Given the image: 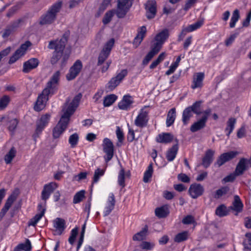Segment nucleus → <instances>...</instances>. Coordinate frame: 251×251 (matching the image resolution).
Wrapping results in <instances>:
<instances>
[{
    "instance_id": "1",
    "label": "nucleus",
    "mask_w": 251,
    "mask_h": 251,
    "mask_svg": "<svg viewBox=\"0 0 251 251\" xmlns=\"http://www.w3.org/2000/svg\"><path fill=\"white\" fill-rule=\"evenodd\" d=\"M169 36V32L168 29H164L156 35L154 38V43L151 47V50L143 60V64L147 65L153 56L158 53Z\"/></svg>"
},
{
    "instance_id": "2",
    "label": "nucleus",
    "mask_w": 251,
    "mask_h": 251,
    "mask_svg": "<svg viewBox=\"0 0 251 251\" xmlns=\"http://www.w3.org/2000/svg\"><path fill=\"white\" fill-rule=\"evenodd\" d=\"M62 2L58 1L54 3L44 15L40 18V25L51 24L55 19L56 13H58L61 7Z\"/></svg>"
},
{
    "instance_id": "3",
    "label": "nucleus",
    "mask_w": 251,
    "mask_h": 251,
    "mask_svg": "<svg viewBox=\"0 0 251 251\" xmlns=\"http://www.w3.org/2000/svg\"><path fill=\"white\" fill-rule=\"evenodd\" d=\"M60 73L56 71L47 82L46 87L43 90V95L48 96L53 95L57 90L60 79Z\"/></svg>"
},
{
    "instance_id": "4",
    "label": "nucleus",
    "mask_w": 251,
    "mask_h": 251,
    "mask_svg": "<svg viewBox=\"0 0 251 251\" xmlns=\"http://www.w3.org/2000/svg\"><path fill=\"white\" fill-rule=\"evenodd\" d=\"M133 0H118L116 15L119 18H124L129 10Z\"/></svg>"
},
{
    "instance_id": "5",
    "label": "nucleus",
    "mask_w": 251,
    "mask_h": 251,
    "mask_svg": "<svg viewBox=\"0 0 251 251\" xmlns=\"http://www.w3.org/2000/svg\"><path fill=\"white\" fill-rule=\"evenodd\" d=\"M114 43L115 40L113 38L110 39L106 43L99 55L97 63L98 66L100 65L103 63V62L108 58L114 45Z\"/></svg>"
},
{
    "instance_id": "6",
    "label": "nucleus",
    "mask_w": 251,
    "mask_h": 251,
    "mask_svg": "<svg viewBox=\"0 0 251 251\" xmlns=\"http://www.w3.org/2000/svg\"><path fill=\"white\" fill-rule=\"evenodd\" d=\"M50 118V115L49 114L47 113L42 115L41 118L37 121L36 128L35 133L33 135V137L35 142L36 141V139L39 137V135L48 124Z\"/></svg>"
},
{
    "instance_id": "7",
    "label": "nucleus",
    "mask_w": 251,
    "mask_h": 251,
    "mask_svg": "<svg viewBox=\"0 0 251 251\" xmlns=\"http://www.w3.org/2000/svg\"><path fill=\"white\" fill-rule=\"evenodd\" d=\"M211 112V110L209 108L203 111L202 117L191 126L190 127L191 131L195 132L203 128L206 126V123Z\"/></svg>"
},
{
    "instance_id": "8",
    "label": "nucleus",
    "mask_w": 251,
    "mask_h": 251,
    "mask_svg": "<svg viewBox=\"0 0 251 251\" xmlns=\"http://www.w3.org/2000/svg\"><path fill=\"white\" fill-rule=\"evenodd\" d=\"M67 42V36L64 34L60 39L52 40L49 42L48 48L54 50L55 51L63 52Z\"/></svg>"
},
{
    "instance_id": "9",
    "label": "nucleus",
    "mask_w": 251,
    "mask_h": 251,
    "mask_svg": "<svg viewBox=\"0 0 251 251\" xmlns=\"http://www.w3.org/2000/svg\"><path fill=\"white\" fill-rule=\"evenodd\" d=\"M70 119L63 115L53 130V137L57 138L63 133L66 129Z\"/></svg>"
},
{
    "instance_id": "10",
    "label": "nucleus",
    "mask_w": 251,
    "mask_h": 251,
    "mask_svg": "<svg viewBox=\"0 0 251 251\" xmlns=\"http://www.w3.org/2000/svg\"><path fill=\"white\" fill-rule=\"evenodd\" d=\"M127 75V71L126 69L122 70L117 75L112 77L108 82L107 88L109 91L114 90L123 80Z\"/></svg>"
},
{
    "instance_id": "11",
    "label": "nucleus",
    "mask_w": 251,
    "mask_h": 251,
    "mask_svg": "<svg viewBox=\"0 0 251 251\" xmlns=\"http://www.w3.org/2000/svg\"><path fill=\"white\" fill-rule=\"evenodd\" d=\"M82 98L81 93L76 95L73 99L72 101L70 103L67 108L65 110L63 109L64 113L63 115L70 119L71 116L74 113L76 108L79 105V101Z\"/></svg>"
},
{
    "instance_id": "12",
    "label": "nucleus",
    "mask_w": 251,
    "mask_h": 251,
    "mask_svg": "<svg viewBox=\"0 0 251 251\" xmlns=\"http://www.w3.org/2000/svg\"><path fill=\"white\" fill-rule=\"evenodd\" d=\"M31 45L29 41H26L22 44L20 47L17 49L12 56L10 57L9 60V64H12L18 60L21 57L23 56L27 48Z\"/></svg>"
},
{
    "instance_id": "13",
    "label": "nucleus",
    "mask_w": 251,
    "mask_h": 251,
    "mask_svg": "<svg viewBox=\"0 0 251 251\" xmlns=\"http://www.w3.org/2000/svg\"><path fill=\"white\" fill-rule=\"evenodd\" d=\"M103 151L106 155L104 159L106 162L109 161L114 154V146L111 140L107 138L104 139L102 144Z\"/></svg>"
},
{
    "instance_id": "14",
    "label": "nucleus",
    "mask_w": 251,
    "mask_h": 251,
    "mask_svg": "<svg viewBox=\"0 0 251 251\" xmlns=\"http://www.w3.org/2000/svg\"><path fill=\"white\" fill-rule=\"evenodd\" d=\"M83 65L80 60H77L70 68L69 72L66 75L68 80L75 79L79 74L82 70Z\"/></svg>"
},
{
    "instance_id": "15",
    "label": "nucleus",
    "mask_w": 251,
    "mask_h": 251,
    "mask_svg": "<svg viewBox=\"0 0 251 251\" xmlns=\"http://www.w3.org/2000/svg\"><path fill=\"white\" fill-rule=\"evenodd\" d=\"M148 120V112L142 109L136 117L134 124L137 126L142 128L147 126Z\"/></svg>"
},
{
    "instance_id": "16",
    "label": "nucleus",
    "mask_w": 251,
    "mask_h": 251,
    "mask_svg": "<svg viewBox=\"0 0 251 251\" xmlns=\"http://www.w3.org/2000/svg\"><path fill=\"white\" fill-rule=\"evenodd\" d=\"M146 16L148 19L153 18L156 14V2L154 0H149L145 4Z\"/></svg>"
},
{
    "instance_id": "17",
    "label": "nucleus",
    "mask_w": 251,
    "mask_h": 251,
    "mask_svg": "<svg viewBox=\"0 0 251 251\" xmlns=\"http://www.w3.org/2000/svg\"><path fill=\"white\" fill-rule=\"evenodd\" d=\"M188 191L193 199H197L202 195L204 192V188L200 184L194 183L190 185Z\"/></svg>"
},
{
    "instance_id": "18",
    "label": "nucleus",
    "mask_w": 251,
    "mask_h": 251,
    "mask_svg": "<svg viewBox=\"0 0 251 251\" xmlns=\"http://www.w3.org/2000/svg\"><path fill=\"white\" fill-rule=\"evenodd\" d=\"M238 154V152L237 151H234L224 153L220 155L215 163V165H217L219 167H220L226 162L229 161L230 160L234 158Z\"/></svg>"
},
{
    "instance_id": "19",
    "label": "nucleus",
    "mask_w": 251,
    "mask_h": 251,
    "mask_svg": "<svg viewBox=\"0 0 251 251\" xmlns=\"http://www.w3.org/2000/svg\"><path fill=\"white\" fill-rule=\"evenodd\" d=\"M204 77V74L200 72L195 73L193 77L191 88L195 89L198 88H201L203 85V80Z\"/></svg>"
},
{
    "instance_id": "20",
    "label": "nucleus",
    "mask_w": 251,
    "mask_h": 251,
    "mask_svg": "<svg viewBox=\"0 0 251 251\" xmlns=\"http://www.w3.org/2000/svg\"><path fill=\"white\" fill-rule=\"evenodd\" d=\"M39 61L37 58H32L25 62L23 65V72L27 73L36 68L39 65Z\"/></svg>"
},
{
    "instance_id": "21",
    "label": "nucleus",
    "mask_w": 251,
    "mask_h": 251,
    "mask_svg": "<svg viewBox=\"0 0 251 251\" xmlns=\"http://www.w3.org/2000/svg\"><path fill=\"white\" fill-rule=\"evenodd\" d=\"M65 224V221L60 218H57L53 221L55 234L60 235L62 233L66 227Z\"/></svg>"
},
{
    "instance_id": "22",
    "label": "nucleus",
    "mask_w": 251,
    "mask_h": 251,
    "mask_svg": "<svg viewBox=\"0 0 251 251\" xmlns=\"http://www.w3.org/2000/svg\"><path fill=\"white\" fill-rule=\"evenodd\" d=\"M38 209L40 213L35 215L34 217L31 218L28 222V226H35L37 223L40 221L41 218L44 216L46 209L44 207L42 206L41 204L38 206Z\"/></svg>"
},
{
    "instance_id": "23",
    "label": "nucleus",
    "mask_w": 251,
    "mask_h": 251,
    "mask_svg": "<svg viewBox=\"0 0 251 251\" xmlns=\"http://www.w3.org/2000/svg\"><path fill=\"white\" fill-rule=\"evenodd\" d=\"M48 97L47 95H43V92L38 97L34 107L35 111H40L44 108L45 103L48 100Z\"/></svg>"
},
{
    "instance_id": "24",
    "label": "nucleus",
    "mask_w": 251,
    "mask_h": 251,
    "mask_svg": "<svg viewBox=\"0 0 251 251\" xmlns=\"http://www.w3.org/2000/svg\"><path fill=\"white\" fill-rule=\"evenodd\" d=\"M16 199L14 194H11L6 200V201L0 212V221L2 220L6 213L9 210L13 202Z\"/></svg>"
},
{
    "instance_id": "25",
    "label": "nucleus",
    "mask_w": 251,
    "mask_h": 251,
    "mask_svg": "<svg viewBox=\"0 0 251 251\" xmlns=\"http://www.w3.org/2000/svg\"><path fill=\"white\" fill-rule=\"evenodd\" d=\"M176 144L170 148L166 152V157L168 161H173L178 150V141L177 139H175Z\"/></svg>"
},
{
    "instance_id": "26",
    "label": "nucleus",
    "mask_w": 251,
    "mask_h": 251,
    "mask_svg": "<svg viewBox=\"0 0 251 251\" xmlns=\"http://www.w3.org/2000/svg\"><path fill=\"white\" fill-rule=\"evenodd\" d=\"M133 100L132 97L129 95H125L123 97L122 100L119 103L118 106L122 110H127L133 103Z\"/></svg>"
},
{
    "instance_id": "27",
    "label": "nucleus",
    "mask_w": 251,
    "mask_h": 251,
    "mask_svg": "<svg viewBox=\"0 0 251 251\" xmlns=\"http://www.w3.org/2000/svg\"><path fill=\"white\" fill-rule=\"evenodd\" d=\"M146 31L147 30L146 26H142L140 27V31L138 32L133 42V45L135 48H137L140 45L145 36Z\"/></svg>"
},
{
    "instance_id": "28",
    "label": "nucleus",
    "mask_w": 251,
    "mask_h": 251,
    "mask_svg": "<svg viewBox=\"0 0 251 251\" xmlns=\"http://www.w3.org/2000/svg\"><path fill=\"white\" fill-rule=\"evenodd\" d=\"M174 139V136L170 133H162L156 138L158 143L168 144L171 143Z\"/></svg>"
},
{
    "instance_id": "29",
    "label": "nucleus",
    "mask_w": 251,
    "mask_h": 251,
    "mask_svg": "<svg viewBox=\"0 0 251 251\" xmlns=\"http://www.w3.org/2000/svg\"><path fill=\"white\" fill-rule=\"evenodd\" d=\"M248 162V160L244 158H242L240 160L235 171L236 175L240 176L246 170Z\"/></svg>"
},
{
    "instance_id": "30",
    "label": "nucleus",
    "mask_w": 251,
    "mask_h": 251,
    "mask_svg": "<svg viewBox=\"0 0 251 251\" xmlns=\"http://www.w3.org/2000/svg\"><path fill=\"white\" fill-rule=\"evenodd\" d=\"M215 151L211 150H208L203 158L202 164L204 168H207L212 162L213 160V155Z\"/></svg>"
},
{
    "instance_id": "31",
    "label": "nucleus",
    "mask_w": 251,
    "mask_h": 251,
    "mask_svg": "<svg viewBox=\"0 0 251 251\" xmlns=\"http://www.w3.org/2000/svg\"><path fill=\"white\" fill-rule=\"evenodd\" d=\"M243 207V204L239 197L237 195L234 196L232 206H230V208L237 212H240L242 211Z\"/></svg>"
},
{
    "instance_id": "32",
    "label": "nucleus",
    "mask_w": 251,
    "mask_h": 251,
    "mask_svg": "<svg viewBox=\"0 0 251 251\" xmlns=\"http://www.w3.org/2000/svg\"><path fill=\"white\" fill-rule=\"evenodd\" d=\"M176 117V111L175 108L171 109L167 114L166 119V125L167 127L172 126L175 120Z\"/></svg>"
},
{
    "instance_id": "33",
    "label": "nucleus",
    "mask_w": 251,
    "mask_h": 251,
    "mask_svg": "<svg viewBox=\"0 0 251 251\" xmlns=\"http://www.w3.org/2000/svg\"><path fill=\"white\" fill-rule=\"evenodd\" d=\"M229 209L225 204H221L218 206L215 210V214L220 217L226 216L228 214Z\"/></svg>"
},
{
    "instance_id": "34",
    "label": "nucleus",
    "mask_w": 251,
    "mask_h": 251,
    "mask_svg": "<svg viewBox=\"0 0 251 251\" xmlns=\"http://www.w3.org/2000/svg\"><path fill=\"white\" fill-rule=\"evenodd\" d=\"M148 228L145 226L142 230L135 234L132 237L134 241H141L145 239L147 235Z\"/></svg>"
},
{
    "instance_id": "35",
    "label": "nucleus",
    "mask_w": 251,
    "mask_h": 251,
    "mask_svg": "<svg viewBox=\"0 0 251 251\" xmlns=\"http://www.w3.org/2000/svg\"><path fill=\"white\" fill-rule=\"evenodd\" d=\"M155 215L159 218H162L166 217L169 214L168 209L167 206H162L156 208L155 210Z\"/></svg>"
},
{
    "instance_id": "36",
    "label": "nucleus",
    "mask_w": 251,
    "mask_h": 251,
    "mask_svg": "<svg viewBox=\"0 0 251 251\" xmlns=\"http://www.w3.org/2000/svg\"><path fill=\"white\" fill-rule=\"evenodd\" d=\"M236 119L234 118H230L226 123V127L225 129V131L226 132V135L229 136L230 133L232 132L235 125L236 124Z\"/></svg>"
},
{
    "instance_id": "37",
    "label": "nucleus",
    "mask_w": 251,
    "mask_h": 251,
    "mask_svg": "<svg viewBox=\"0 0 251 251\" xmlns=\"http://www.w3.org/2000/svg\"><path fill=\"white\" fill-rule=\"evenodd\" d=\"M192 110L189 107L185 108L182 114V122L184 124L186 125L190 120V118L192 116Z\"/></svg>"
},
{
    "instance_id": "38",
    "label": "nucleus",
    "mask_w": 251,
    "mask_h": 251,
    "mask_svg": "<svg viewBox=\"0 0 251 251\" xmlns=\"http://www.w3.org/2000/svg\"><path fill=\"white\" fill-rule=\"evenodd\" d=\"M240 18L239 11L235 9L232 13V17L230 19L229 26L230 28H233L236 25V22Z\"/></svg>"
},
{
    "instance_id": "39",
    "label": "nucleus",
    "mask_w": 251,
    "mask_h": 251,
    "mask_svg": "<svg viewBox=\"0 0 251 251\" xmlns=\"http://www.w3.org/2000/svg\"><path fill=\"white\" fill-rule=\"evenodd\" d=\"M16 153V150L14 147H12L4 156L5 163L7 164L10 163L15 156Z\"/></svg>"
},
{
    "instance_id": "40",
    "label": "nucleus",
    "mask_w": 251,
    "mask_h": 251,
    "mask_svg": "<svg viewBox=\"0 0 251 251\" xmlns=\"http://www.w3.org/2000/svg\"><path fill=\"white\" fill-rule=\"evenodd\" d=\"M117 97L114 94H111L105 97L103 100V105L108 107L112 105L116 100Z\"/></svg>"
},
{
    "instance_id": "41",
    "label": "nucleus",
    "mask_w": 251,
    "mask_h": 251,
    "mask_svg": "<svg viewBox=\"0 0 251 251\" xmlns=\"http://www.w3.org/2000/svg\"><path fill=\"white\" fill-rule=\"evenodd\" d=\"M202 101L201 100L197 101L193 104L189 106L191 110H192L193 112L197 115H200L201 114H202L203 111H201V106Z\"/></svg>"
},
{
    "instance_id": "42",
    "label": "nucleus",
    "mask_w": 251,
    "mask_h": 251,
    "mask_svg": "<svg viewBox=\"0 0 251 251\" xmlns=\"http://www.w3.org/2000/svg\"><path fill=\"white\" fill-rule=\"evenodd\" d=\"M153 173V168L152 164L149 165L147 170L145 171L143 177V181L145 183H148L150 181Z\"/></svg>"
},
{
    "instance_id": "43",
    "label": "nucleus",
    "mask_w": 251,
    "mask_h": 251,
    "mask_svg": "<svg viewBox=\"0 0 251 251\" xmlns=\"http://www.w3.org/2000/svg\"><path fill=\"white\" fill-rule=\"evenodd\" d=\"M188 237V232L183 231L176 234L174 238V241L177 243H180L186 240Z\"/></svg>"
},
{
    "instance_id": "44",
    "label": "nucleus",
    "mask_w": 251,
    "mask_h": 251,
    "mask_svg": "<svg viewBox=\"0 0 251 251\" xmlns=\"http://www.w3.org/2000/svg\"><path fill=\"white\" fill-rule=\"evenodd\" d=\"M229 189L227 187H223L215 192L214 196V198L219 199L223 196L226 195L229 191Z\"/></svg>"
},
{
    "instance_id": "45",
    "label": "nucleus",
    "mask_w": 251,
    "mask_h": 251,
    "mask_svg": "<svg viewBox=\"0 0 251 251\" xmlns=\"http://www.w3.org/2000/svg\"><path fill=\"white\" fill-rule=\"evenodd\" d=\"M15 248H18L19 251H21V250L30 251L31 245L30 241L28 239H26L25 243L20 244Z\"/></svg>"
},
{
    "instance_id": "46",
    "label": "nucleus",
    "mask_w": 251,
    "mask_h": 251,
    "mask_svg": "<svg viewBox=\"0 0 251 251\" xmlns=\"http://www.w3.org/2000/svg\"><path fill=\"white\" fill-rule=\"evenodd\" d=\"M114 14H116V10L113 9L107 11L104 15L102 20L103 24L106 25L108 24L111 21Z\"/></svg>"
},
{
    "instance_id": "47",
    "label": "nucleus",
    "mask_w": 251,
    "mask_h": 251,
    "mask_svg": "<svg viewBox=\"0 0 251 251\" xmlns=\"http://www.w3.org/2000/svg\"><path fill=\"white\" fill-rule=\"evenodd\" d=\"M10 100V97L7 95H4L0 98V110L5 109L9 104Z\"/></svg>"
},
{
    "instance_id": "48",
    "label": "nucleus",
    "mask_w": 251,
    "mask_h": 251,
    "mask_svg": "<svg viewBox=\"0 0 251 251\" xmlns=\"http://www.w3.org/2000/svg\"><path fill=\"white\" fill-rule=\"evenodd\" d=\"M246 239L243 242L245 250H251V233H247L245 235Z\"/></svg>"
},
{
    "instance_id": "49",
    "label": "nucleus",
    "mask_w": 251,
    "mask_h": 251,
    "mask_svg": "<svg viewBox=\"0 0 251 251\" xmlns=\"http://www.w3.org/2000/svg\"><path fill=\"white\" fill-rule=\"evenodd\" d=\"M125 172L123 168L120 171L118 175V182L119 184L124 188L125 186Z\"/></svg>"
},
{
    "instance_id": "50",
    "label": "nucleus",
    "mask_w": 251,
    "mask_h": 251,
    "mask_svg": "<svg viewBox=\"0 0 251 251\" xmlns=\"http://www.w3.org/2000/svg\"><path fill=\"white\" fill-rule=\"evenodd\" d=\"M79 136L76 133L71 135L69 139V142L72 148H74L77 145L78 141Z\"/></svg>"
},
{
    "instance_id": "51",
    "label": "nucleus",
    "mask_w": 251,
    "mask_h": 251,
    "mask_svg": "<svg viewBox=\"0 0 251 251\" xmlns=\"http://www.w3.org/2000/svg\"><path fill=\"white\" fill-rule=\"evenodd\" d=\"M85 191L81 190L76 193L74 197L73 202L77 203L81 201L84 198Z\"/></svg>"
},
{
    "instance_id": "52",
    "label": "nucleus",
    "mask_w": 251,
    "mask_h": 251,
    "mask_svg": "<svg viewBox=\"0 0 251 251\" xmlns=\"http://www.w3.org/2000/svg\"><path fill=\"white\" fill-rule=\"evenodd\" d=\"M203 21H197L196 23L192 24L186 27L187 29V31L190 32L200 28L203 25Z\"/></svg>"
},
{
    "instance_id": "53",
    "label": "nucleus",
    "mask_w": 251,
    "mask_h": 251,
    "mask_svg": "<svg viewBox=\"0 0 251 251\" xmlns=\"http://www.w3.org/2000/svg\"><path fill=\"white\" fill-rule=\"evenodd\" d=\"M104 174V170L102 169H100L98 168L96 169L94 172V177H93V183H97L100 177L102 176Z\"/></svg>"
},
{
    "instance_id": "54",
    "label": "nucleus",
    "mask_w": 251,
    "mask_h": 251,
    "mask_svg": "<svg viewBox=\"0 0 251 251\" xmlns=\"http://www.w3.org/2000/svg\"><path fill=\"white\" fill-rule=\"evenodd\" d=\"M62 52H63L53 51L52 56L50 59V63L51 64L54 65L56 64L58 61L61 59Z\"/></svg>"
},
{
    "instance_id": "55",
    "label": "nucleus",
    "mask_w": 251,
    "mask_h": 251,
    "mask_svg": "<svg viewBox=\"0 0 251 251\" xmlns=\"http://www.w3.org/2000/svg\"><path fill=\"white\" fill-rule=\"evenodd\" d=\"M8 129L10 131H14L16 128L18 124V121L17 119H9L8 118Z\"/></svg>"
},
{
    "instance_id": "56",
    "label": "nucleus",
    "mask_w": 251,
    "mask_h": 251,
    "mask_svg": "<svg viewBox=\"0 0 251 251\" xmlns=\"http://www.w3.org/2000/svg\"><path fill=\"white\" fill-rule=\"evenodd\" d=\"M57 187V185L56 183L51 182L48 184H46L44 187L43 190L51 194Z\"/></svg>"
},
{
    "instance_id": "57",
    "label": "nucleus",
    "mask_w": 251,
    "mask_h": 251,
    "mask_svg": "<svg viewBox=\"0 0 251 251\" xmlns=\"http://www.w3.org/2000/svg\"><path fill=\"white\" fill-rule=\"evenodd\" d=\"M78 227H76L73 229L71 232V235L69 238V242L73 244L75 239L76 236L78 233Z\"/></svg>"
},
{
    "instance_id": "58",
    "label": "nucleus",
    "mask_w": 251,
    "mask_h": 251,
    "mask_svg": "<svg viewBox=\"0 0 251 251\" xmlns=\"http://www.w3.org/2000/svg\"><path fill=\"white\" fill-rule=\"evenodd\" d=\"M111 0H103L99 9V14H101L106 9L107 6L110 4Z\"/></svg>"
},
{
    "instance_id": "59",
    "label": "nucleus",
    "mask_w": 251,
    "mask_h": 251,
    "mask_svg": "<svg viewBox=\"0 0 251 251\" xmlns=\"http://www.w3.org/2000/svg\"><path fill=\"white\" fill-rule=\"evenodd\" d=\"M15 32L14 30L13 29L11 26L8 25H7L6 28L4 29L2 35V37L3 38H5L10 36L12 33Z\"/></svg>"
},
{
    "instance_id": "60",
    "label": "nucleus",
    "mask_w": 251,
    "mask_h": 251,
    "mask_svg": "<svg viewBox=\"0 0 251 251\" xmlns=\"http://www.w3.org/2000/svg\"><path fill=\"white\" fill-rule=\"evenodd\" d=\"M154 246V244L153 243L146 241L143 242L140 245V247L142 249L147 250H151Z\"/></svg>"
},
{
    "instance_id": "61",
    "label": "nucleus",
    "mask_w": 251,
    "mask_h": 251,
    "mask_svg": "<svg viewBox=\"0 0 251 251\" xmlns=\"http://www.w3.org/2000/svg\"><path fill=\"white\" fill-rule=\"evenodd\" d=\"M22 21L23 20L22 19H19L15 21H13V22L10 23L9 24V25L15 31L17 29V28L20 26V24Z\"/></svg>"
},
{
    "instance_id": "62",
    "label": "nucleus",
    "mask_w": 251,
    "mask_h": 251,
    "mask_svg": "<svg viewBox=\"0 0 251 251\" xmlns=\"http://www.w3.org/2000/svg\"><path fill=\"white\" fill-rule=\"evenodd\" d=\"M116 135L119 143H122L124 140V134L120 127L117 126L116 128Z\"/></svg>"
},
{
    "instance_id": "63",
    "label": "nucleus",
    "mask_w": 251,
    "mask_h": 251,
    "mask_svg": "<svg viewBox=\"0 0 251 251\" xmlns=\"http://www.w3.org/2000/svg\"><path fill=\"white\" fill-rule=\"evenodd\" d=\"M115 204V200L113 194H111L109 197L107 202V205L110 206L111 208H114Z\"/></svg>"
},
{
    "instance_id": "64",
    "label": "nucleus",
    "mask_w": 251,
    "mask_h": 251,
    "mask_svg": "<svg viewBox=\"0 0 251 251\" xmlns=\"http://www.w3.org/2000/svg\"><path fill=\"white\" fill-rule=\"evenodd\" d=\"M177 178L179 180L183 182L188 183L190 181V178L185 174H179Z\"/></svg>"
}]
</instances>
